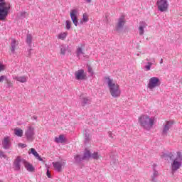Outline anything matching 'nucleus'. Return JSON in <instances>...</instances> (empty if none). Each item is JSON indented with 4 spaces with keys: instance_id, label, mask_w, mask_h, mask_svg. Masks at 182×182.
Masks as SVG:
<instances>
[{
    "instance_id": "1",
    "label": "nucleus",
    "mask_w": 182,
    "mask_h": 182,
    "mask_svg": "<svg viewBox=\"0 0 182 182\" xmlns=\"http://www.w3.org/2000/svg\"><path fill=\"white\" fill-rule=\"evenodd\" d=\"M105 83L107 85V87L109 90V93L114 99L120 97L122 95V90H120V85L114 82L112 78L110 77H105Z\"/></svg>"
},
{
    "instance_id": "2",
    "label": "nucleus",
    "mask_w": 182,
    "mask_h": 182,
    "mask_svg": "<svg viewBox=\"0 0 182 182\" xmlns=\"http://www.w3.org/2000/svg\"><path fill=\"white\" fill-rule=\"evenodd\" d=\"M154 122H156V118L154 117H150L147 114H141L138 117V124L141 129L150 132L154 126Z\"/></svg>"
},
{
    "instance_id": "3",
    "label": "nucleus",
    "mask_w": 182,
    "mask_h": 182,
    "mask_svg": "<svg viewBox=\"0 0 182 182\" xmlns=\"http://www.w3.org/2000/svg\"><path fill=\"white\" fill-rule=\"evenodd\" d=\"M182 166V154L178 151L176 158L171 164L172 174H174L177 170L180 169Z\"/></svg>"
},
{
    "instance_id": "4",
    "label": "nucleus",
    "mask_w": 182,
    "mask_h": 182,
    "mask_svg": "<svg viewBox=\"0 0 182 182\" xmlns=\"http://www.w3.org/2000/svg\"><path fill=\"white\" fill-rule=\"evenodd\" d=\"M11 9V5L6 2L5 0H0V19L4 21L8 16L9 10Z\"/></svg>"
},
{
    "instance_id": "5",
    "label": "nucleus",
    "mask_w": 182,
    "mask_h": 182,
    "mask_svg": "<svg viewBox=\"0 0 182 182\" xmlns=\"http://www.w3.org/2000/svg\"><path fill=\"white\" fill-rule=\"evenodd\" d=\"M160 85H161L160 78L157 77H152L149 80L147 87L149 90H153L154 89H156V87H159Z\"/></svg>"
},
{
    "instance_id": "6",
    "label": "nucleus",
    "mask_w": 182,
    "mask_h": 182,
    "mask_svg": "<svg viewBox=\"0 0 182 182\" xmlns=\"http://www.w3.org/2000/svg\"><path fill=\"white\" fill-rule=\"evenodd\" d=\"M156 6L160 12H167L168 11V1L157 0Z\"/></svg>"
},
{
    "instance_id": "7",
    "label": "nucleus",
    "mask_w": 182,
    "mask_h": 182,
    "mask_svg": "<svg viewBox=\"0 0 182 182\" xmlns=\"http://www.w3.org/2000/svg\"><path fill=\"white\" fill-rule=\"evenodd\" d=\"M25 136L28 141H33L35 140V127L32 126L27 127V129L25 132Z\"/></svg>"
},
{
    "instance_id": "8",
    "label": "nucleus",
    "mask_w": 182,
    "mask_h": 182,
    "mask_svg": "<svg viewBox=\"0 0 182 182\" xmlns=\"http://www.w3.org/2000/svg\"><path fill=\"white\" fill-rule=\"evenodd\" d=\"M126 23V16L124 15L121 16L118 18V21L115 26V31L117 32H121Z\"/></svg>"
},
{
    "instance_id": "9",
    "label": "nucleus",
    "mask_w": 182,
    "mask_h": 182,
    "mask_svg": "<svg viewBox=\"0 0 182 182\" xmlns=\"http://www.w3.org/2000/svg\"><path fill=\"white\" fill-rule=\"evenodd\" d=\"M173 124H174L173 121H166L163 124L162 128V136H167L168 134V132L173 127Z\"/></svg>"
},
{
    "instance_id": "10",
    "label": "nucleus",
    "mask_w": 182,
    "mask_h": 182,
    "mask_svg": "<svg viewBox=\"0 0 182 182\" xmlns=\"http://www.w3.org/2000/svg\"><path fill=\"white\" fill-rule=\"evenodd\" d=\"M23 161H25V159H22V157L19 156L16 157L13 162V168L14 171H21V163L23 164Z\"/></svg>"
},
{
    "instance_id": "11",
    "label": "nucleus",
    "mask_w": 182,
    "mask_h": 182,
    "mask_svg": "<svg viewBox=\"0 0 182 182\" xmlns=\"http://www.w3.org/2000/svg\"><path fill=\"white\" fill-rule=\"evenodd\" d=\"M75 76L76 80H85V79H86V74L85 73V70L80 69L75 71Z\"/></svg>"
},
{
    "instance_id": "12",
    "label": "nucleus",
    "mask_w": 182,
    "mask_h": 182,
    "mask_svg": "<svg viewBox=\"0 0 182 182\" xmlns=\"http://www.w3.org/2000/svg\"><path fill=\"white\" fill-rule=\"evenodd\" d=\"M70 16L71 18V21L74 23L75 26H77V10L76 9H72L70 13Z\"/></svg>"
},
{
    "instance_id": "13",
    "label": "nucleus",
    "mask_w": 182,
    "mask_h": 182,
    "mask_svg": "<svg viewBox=\"0 0 182 182\" xmlns=\"http://www.w3.org/2000/svg\"><path fill=\"white\" fill-rule=\"evenodd\" d=\"M146 61L147 63L146 65H144V69L146 70V72H149V70H151V66H153V65H156V60L153 58H146Z\"/></svg>"
},
{
    "instance_id": "14",
    "label": "nucleus",
    "mask_w": 182,
    "mask_h": 182,
    "mask_svg": "<svg viewBox=\"0 0 182 182\" xmlns=\"http://www.w3.org/2000/svg\"><path fill=\"white\" fill-rule=\"evenodd\" d=\"M146 28H147V23L145 21H140L138 27L140 36H143V35H144V29H146Z\"/></svg>"
},
{
    "instance_id": "15",
    "label": "nucleus",
    "mask_w": 182,
    "mask_h": 182,
    "mask_svg": "<svg viewBox=\"0 0 182 182\" xmlns=\"http://www.w3.org/2000/svg\"><path fill=\"white\" fill-rule=\"evenodd\" d=\"M2 147L4 150H9V149H11V138L7 136L2 141Z\"/></svg>"
},
{
    "instance_id": "16",
    "label": "nucleus",
    "mask_w": 182,
    "mask_h": 182,
    "mask_svg": "<svg viewBox=\"0 0 182 182\" xmlns=\"http://www.w3.org/2000/svg\"><path fill=\"white\" fill-rule=\"evenodd\" d=\"M23 161V166L25 168H26L27 171H29L30 173H32L35 171V167L31 163L28 162L26 160Z\"/></svg>"
},
{
    "instance_id": "17",
    "label": "nucleus",
    "mask_w": 182,
    "mask_h": 182,
    "mask_svg": "<svg viewBox=\"0 0 182 182\" xmlns=\"http://www.w3.org/2000/svg\"><path fill=\"white\" fill-rule=\"evenodd\" d=\"M14 80L20 82V83H26L28 82V77L26 76H16L14 77Z\"/></svg>"
},
{
    "instance_id": "18",
    "label": "nucleus",
    "mask_w": 182,
    "mask_h": 182,
    "mask_svg": "<svg viewBox=\"0 0 182 182\" xmlns=\"http://www.w3.org/2000/svg\"><path fill=\"white\" fill-rule=\"evenodd\" d=\"M17 47L18 42H16V40H15L14 38H12L11 42V52L15 53V50H16Z\"/></svg>"
},
{
    "instance_id": "19",
    "label": "nucleus",
    "mask_w": 182,
    "mask_h": 182,
    "mask_svg": "<svg viewBox=\"0 0 182 182\" xmlns=\"http://www.w3.org/2000/svg\"><path fill=\"white\" fill-rule=\"evenodd\" d=\"M54 141L55 143H65L66 142V138H65V135L63 134H61V135H59V136H56L54 139Z\"/></svg>"
},
{
    "instance_id": "20",
    "label": "nucleus",
    "mask_w": 182,
    "mask_h": 182,
    "mask_svg": "<svg viewBox=\"0 0 182 182\" xmlns=\"http://www.w3.org/2000/svg\"><path fill=\"white\" fill-rule=\"evenodd\" d=\"M53 166L56 171H62V162H53Z\"/></svg>"
},
{
    "instance_id": "21",
    "label": "nucleus",
    "mask_w": 182,
    "mask_h": 182,
    "mask_svg": "<svg viewBox=\"0 0 182 182\" xmlns=\"http://www.w3.org/2000/svg\"><path fill=\"white\" fill-rule=\"evenodd\" d=\"M31 151L32 154L36 156V159H37V160H39V161H43V159H42L41 156H39V154H38V151H36L35 149L31 148Z\"/></svg>"
},
{
    "instance_id": "22",
    "label": "nucleus",
    "mask_w": 182,
    "mask_h": 182,
    "mask_svg": "<svg viewBox=\"0 0 182 182\" xmlns=\"http://www.w3.org/2000/svg\"><path fill=\"white\" fill-rule=\"evenodd\" d=\"M89 21V14H87V13H84L82 14V20L80 21V25H83V23H86Z\"/></svg>"
},
{
    "instance_id": "23",
    "label": "nucleus",
    "mask_w": 182,
    "mask_h": 182,
    "mask_svg": "<svg viewBox=\"0 0 182 182\" xmlns=\"http://www.w3.org/2000/svg\"><path fill=\"white\" fill-rule=\"evenodd\" d=\"M14 134L18 137H22L23 136V130L19 128L14 129Z\"/></svg>"
},
{
    "instance_id": "24",
    "label": "nucleus",
    "mask_w": 182,
    "mask_h": 182,
    "mask_svg": "<svg viewBox=\"0 0 182 182\" xmlns=\"http://www.w3.org/2000/svg\"><path fill=\"white\" fill-rule=\"evenodd\" d=\"M82 106H87V105H90V100L87 97H83L80 101Z\"/></svg>"
},
{
    "instance_id": "25",
    "label": "nucleus",
    "mask_w": 182,
    "mask_h": 182,
    "mask_svg": "<svg viewBox=\"0 0 182 182\" xmlns=\"http://www.w3.org/2000/svg\"><path fill=\"white\" fill-rule=\"evenodd\" d=\"M90 157H92V154H90V151H85L83 157H82V160H89Z\"/></svg>"
},
{
    "instance_id": "26",
    "label": "nucleus",
    "mask_w": 182,
    "mask_h": 182,
    "mask_svg": "<svg viewBox=\"0 0 182 182\" xmlns=\"http://www.w3.org/2000/svg\"><path fill=\"white\" fill-rule=\"evenodd\" d=\"M76 55H77V58H78V59H80V55H85V53L83 52V49L82 48V47H78L77 48Z\"/></svg>"
},
{
    "instance_id": "27",
    "label": "nucleus",
    "mask_w": 182,
    "mask_h": 182,
    "mask_svg": "<svg viewBox=\"0 0 182 182\" xmlns=\"http://www.w3.org/2000/svg\"><path fill=\"white\" fill-rule=\"evenodd\" d=\"M32 35L31 34H27L26 42L28 45V46H32Z\"/></svg>"
},
{
    "instance_id": "28",
    "label": "nucleus",
    "mask_w": 182,
    "mask_h": 182,
    "mask_svg": "<svg viewBox=\"0 0 182 182\" xmlns=\"http://www.w3.org/2000/svg\"><path fill=\"white\" fill-rule=\"evenodd\" d=\"M66 36H68V32L60 33L58 36V39H61L62 41L66 39Z\"/></svg>"
},
{
    "instance_id": "29",
    "label": "nucleus",
    "mask_w": 182,
    "mask_h": 182,
    "mask_svg": "<svg viewBox=\"0 0 182 182\" xmlns=\"http://www.w3.org/2000/svg\"><path fill=\"white\" fill-rule=\"evenodd\" d=\"M60 55H63L65 56L66 55V46L65 45H61L60 46Z\"/></svg>"
},
{
    "instance_id": "30",
    "label": "nucleus",
    "mask_w": 182,
    "mask_h": 182,
    "mask_svg": "<svg viewBox=\"0 0 182 182\" xmlns=\"http://www.w3.org/2000/svg\"><path fill=\"white\" fill-rule=\"evenodd\" d=\"M99 157H100L99 152H94L92 154H91V158L94 159V160H99Z\"/></svg>"
},
{
    "instance_id": "31",
    "label": "nucleus",
    "mask_w": 182,
    "mask_h": 182,
    "mask_svg": "<svg viewBox=\"0 0 182 182\" xmlns=\"http://www.w3.org/2000/svg\"><path fill=\"white\" fill-rule=\"evenodd\" d=\"M159 176V172L156 170H154V173L151 176V181L155 182L156 181V177Z\"/></svg>"
},
{
    "instance_id": "32",
    "label": "nucleus",
    "mask_w": 182,
    "mask_h": 182,
    "mask_svg": "<svg viewBox=\"0 0 182 182\" xmlns=\"http://www.w3.org/2000/svg\"><path fill=\"white\" fill-rule=\"evenodd\" d=\"M85 143H89V141H90V134L87 132L85 134Z\"/></svg>"
},
{
    "instance_id": "33",
    "label": "nucleus",
    "mask_w": 182,
    "mask_h": 182,
    "mask_svg": "<svg viewBox=\"0 0 182 182\" xmlns=\"http://www.w3.org/2000/svg\"><path fill=\"white\" fill-rule=\"evenodd\" d=\"M65 28L67 29V31H69V29H70V26H72V22L70 21L67 20L65 21Z\"/></svg>"
},
{
    "instance_id": "34",
    "label": "nucleus",
    "mask_w": 182,
    "mask_h": 182,
    "mask_svg": "<svg viewBox=\"0 0 182 182\" xmlns=\"http://www.w3.org/2000/svg\"><path fill=\"white\" fill-rule=\"evenodd\" d=\"M0 159H5L6 160H8V156L5 154L4 151L0 150Z\"/></svg>"
},
{
    "instance_id": "35",
    "label": "nucleus",
    "mask_w": 182,
    "mask_h": 182,
    "mask_svg": "<svg viewBox=\"0 0 182 182\" xmlns=\"http://www.w3.org/2000/svg\"><path fill=\"white\" fill-rule=\"evenodd\" d=\"M74 159L77 163H80V161H83V159H82V157L80 156V155H76L74 157Z\"/></svg>"
},
{
    "instance_id": "36",
    "label": "nucleus",
    "mask_w": 182,
    "mask_h": 182,
    "mask_svg": "<svg viewBox=\"0 0 182 182\" xmlns=\"http://www.w3.org/2000/svg\"><path fill=\"white\" fill-rule=\"evenodd\" d=\"M6 87L7 88V89H9V87H12V84H11V80H6Z\"/></svg>"
},
{
    "instance_id": "37",
    "label": "nucleus",
    "mask_w": 182,
    "mask_h": 182,
    "mask_svg": "<svg viewBox=\"0 0 182 182\" xmlns=\"http://www.w3.org/2000/svg\"><path fill=\"white\" fill-rule=\"evenodd\" d=\"M8 77H6V75H1L0 76V83L4 82V80H7Z\"/></svg>"
},
{
    "instance_id": "38",
    "label": "nucleus",
    "mask_w": 182,
    "mask_h": 182,
    "mask_svg": "<svg viewBox=\"0 0 182 182\" xmlns=\"http://www.w3.org/2000/svg\"><path fill=\"white\" fill-rule=\"evenodd\" d=\"M20 16H21V18H26V12L21 11L20 12Z\"/></svg>"
},
{
    "instance_id": "39",
    "label": "nucleus",
    "mask_w": 182,
    "mask_h": 182,
    "mask_svg": "<svg viewBox=\"0 0 182 182\" xmlns=\"http://www.w3.org/2000/svg\"><path fill=\"white\" fill-rule=\"evenodd\" d=\"M88 73H90L92 76H93V70L92 69V67L88 66Z\"/></svg>"
},
{
    "instance_id": "40",
    "label": "nucleus",
    "mask_w": 182,
    "mask_h": 182,
    "mask_svg": "<svg viewBox=\"0 0 182 182\" xmlns=\"http://www.w3.org/2000/svg\"><path fill=\"white\" fill-rule=\"evenodd\" d=\"M5 70V65L0 63V72Z\"/></svg>"
},
{
    "instance_id": "41",
    "label": "nucleus",
    "mask_w": 182,
    "mask_h": 182,
    "mask_svg": "<svg viewBox=\"0 0 182 182\" xmlns=\"http://www.w3.org/2000/svg\"><path fill=\"white\" fill-rule=\"evenodd\" d=\"M19 147H21L22 149H25L26 147V144L20 143L18 144Z\"/></svg>"
},
{
    "instance_id": "42",
    "label": "nucleus",
    "mask_w": 182,
    "mask_h": 182,
    "mask_svg": "<svg viewBox=\"0 0 182 182\" xmlns=\"http://www.w3.org/2000/svg\"><path fill=\"white\" fill-rule=\"evenodd\" d=\"M108 134H109V137H110L111 139H113V133H112V132H109Z\"/></svg>"
},
{
    "instance_id": "43",
    "label": "nucleus",
    "mask_w": 182,
    "mask_h": 182,
    "mask_svg": "<svg viewBox=\"0 0 182 182\" xmlns=\"http://www.w3.org/2000/svg\"><path fill=\"white\" fill-rule=\"evenodd\" d=\"M47 176L48 177V178H50L52 176H50V173L49 172V170L47 171Z\"/></svg>"
},
{
    "instance_id": "44",
    "label": "nucleus",
    "mask_w": 182,
    "mask_h": 182,
    "mask_svg": "<svg viewBox=\"0 0 182 182\" xmlns=\"http://www.w3.org/2000/svg\"><path fill=\"white\" fill-rule=\"evenodd\" d=\"M32 119H33L34 120H36V119H38V117H36V116H33V117H32Z\"/></svg>"
},
{
    "instance_id": "45",
    "label": "nucleus",
    "mask_w": 182,
    "mask_h": 182,
    "mask_svg": "<svg viewBox=\"0 0 182 182\" xmlns=\"http://www.w3.org/2000/svg\"><path fill=\"white\" fill-rule=\"evenodd\" d=\"M87 4H90L92 2V0H86Z\"/></svg>"
},
{
    "instance_id": "46",
    "label": "nucleus",
    "mask_w": 182,
    "mask_h": 182,
    "mask_svg": "<svg viewBox=\"0 0 182 182\" xmlns=\"http://www.w3.org/2000/svg\"><path fill=\"white\" fill-rule=\"evenodd\" d=\"M31 50H32V49L30 48V50H28V55L31 56Z\"/></svg>"
},
{
    "instance_id": "47",
    "label": "nucleus",
    "mask_w": 182,
    "mask_h": 182,
    "mask_svg": "<svg viewBox=\"0 0 182 182\" xmlns=\"http://www.w3.org/2000/svg\"><path fill=\"white\" fill-rule=\"evenodd\" d=\"M160 63H163V59L161 60Z\"/></svg>"
},
{
    "instance_id": "48",
    "label": "nucleus",
    "mask_w": 182,
    "mask_h": 182,
    "mask_svg": "<svg viewBox=\"0 0 182 182\" xmlns=\"http://www.w3.org/2000/svg\"><path fill=\"white\" fill-rule=\"evenodd\" d=\"M140 55V54H137V56H139Z\"/></svg>"
}]
</instances>
